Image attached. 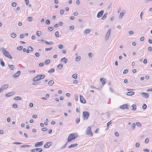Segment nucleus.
Masks as SVG:
<instances>
[{
	"instance_id": "1",
	"label": "nucleus",
	"mask_w": 152,
	"mask_h": 152,
	"mask_svg": "<svg viewBox=\"0 0 152 152\" xmlns=\"http://www.w3.org/2000/svg\"><path fill=\"white\" fill-rule=\"evenodd\" d=\"M1 49L3 54L5 56H7L10 59L12 58V56L10 55L9 52L5 48H2Z\"/></svg>"
},
{
	"instance_id": "2",
	"label": "nucleus",
	"mask_w": 152,
	"mask_h": 152,
	"mask_svg": "<svg viewBox=\"0 0 152 152\" xmlns=\"http://www.w3.org/2000/svg\"><path fill=\"white\" fill-rule=\"evenodd\" d=\"M45 77V75L43 74L41 75H38L35 76L33 79L34 81H37L42 79Z\"/></svg>"
},
{
	"instance_id": "3",
	"label": "nucleus",
	"mask_w": 152,
	"mask_h": 152,
	"mask_svg": "<svg viewBox=\"0 0 152 152\" xmlns=\"http://www.w3.org/2000/svg\"><path fill=\"white\" fill-rule=\"evenodd\" d=\"M77 137V136H75L74 133H72L70 134L68 137L67 140L68 142H70L73 140L75 139Z\"/></svg>"
},
{
	"instance_id": "4",
	"label": "nucleus",
	"mask_w": 152,
	"mask_h": 152,
	"mask_svg": "<svg viewBox=\"0 0 152 152\" xmlns=\"http://www.w3.org/2000/svg\"><path fill=\"white\" fill-rule=\"evenodd\" d=\"M90 115L89 113L87 111H84L83 113V118L86 120L88 119Z\"/></svg>"
},
{
	"instance_id": "5",
	"label": "nucleus",
	"mask_w": 152,
	"mask_h": 152,
	"mask_svg": "<svg viewBox=\"0 0 152 152\" xmlns=\"http://www.w3.org/2000/svg\"><path fill=\"white\" fill-rule=\"evenodd\" d=\"M86 134L87 135H89L91 136H92L93 135V133H92L91 126H89L88 127L86 131Z\"/></svg>"
},
{
	"instance_id": "6",
	"label": "nucleus",
	"mask_w": 152,
	"mask_h": 152,
	"mask_svg": "<svg viewBox=\"0 0 152 152\" xmlns=\"http://www.w3.org/2000/svg\"><path fill=\"white\" fill-rule=\"evenodd\" d=\"M111 31V30L110 29H109L108 31L105 36V40H107L108 39L110 35Z\"/></svg>"
},
{
	"instance_id": "7",
	"label": "nucleus",
	"mask_w": 152,
	"mask_h": 152,
	"mask_svg": "<svg viewBox=\"0 0 152 152\" xmlns=\"http://www.w3.org/2000/svg\"><path fill=\"white\" fill-rule=\"evenodd\" d=\"M42 151V148H36V149H32L31 150L32 152H41Z\"/></svg>"
},
{
	"instance_id": "8",
	"label": "nucleus",
	"mask_w": 152,
	"mask_h": 152,
	"mask_svg": "<svg viewBox=\"0 0 152 152\" xmlns=\"http://www.w3.org/2000/svg\"><path fill=\"white\" fill-rule=\"evenodd\" d=\"M52 144V142H47L44 145V147L45 148H48L49 146Z\"/></svg>"
},
{
	"instance_id": "9",
	"label": "nucleus",
	"mask_w": 152,
	"mask_h": 152,
	"mask_svg": "<svg viewBox=\"0 0 152 152\" xmlns=\"http://www.w3.org/2000/svg\"><path fill=\"white\" fill-rule=\"evenodd\" d=\"M104 11L103 10L99 11L97 14V17L98 18H100L103 15Z\"/></svg>"
},
{
	"instance_id": "10",
	"label": "nucleus",
	"mask_w": 152,
	"mask_h": 152,
	"mask_svg": "<svg viewBox=\"0 0 152 152\" xmlns=\"http://www.w3.org/2000/svg\"><path fill=\"white\" fill-rule=\"evenodd\" d=\"M80 102L83 104L86 103V101L84 98L81 95H80Z\"/></svg>"
},
{
	"instance_id": "11",
	"label": "nucleus",
	"mask_w": 152,
	"mask_h": 152,
	"mask_svg": "<svg viewBox=\"0 0 152 152\" xmlns=\"http://www.w3.org/2000/svg\"><path fill=\"white\" fill-rule=\"evenodd\" d=\"M128 105L127 104H124L121 106L119 108L121 109H129V108L128 107Z\"/></svg>"
},
{
	"instance_id": "12",
	"label": "nucleus",
	"mask_w": 152,
	"mask_h": 152,
	"mask_svg": "<svg viewBox=\"0 0 152 152\" xmlns=\"http://www.w3.org/2000/svg\"><path fill=\"white\" fill-rule=\"evenodd\" d=\"M140 94L145 98H147L149 97V94L148 93H140Z\"/></svg>"
},
{
	"instance_id": "13",
	"label": "nucleus",
	"mask_w": 152,
	"mask_h": 152,
	"mask_svg": "<svg viewBox=\"0 0 152 152\" xmlns=\"http://www.w3.org/2000/svg\"><path fill=\"white\" fill-rule=\"evenodd\" d=\"M20 71H18L15 74H14L12 76L14 78H15L19 76L20 74Z\"/></svg>"
},
{
	"instance_id": "14",
	"label": "nucleus",
	"mask_w": 152,
	"mask_h": 152,
	"mask_svg": "<svg viewBox=\"0 0 152 152\" xmlns=\"http://www.w3.org/2000/svg\"><path fill=\"white\" fill-rule=\"evenodd\" d=\"M43 141L40 142H37L36 144H35V147L40 146L41 145H42L43 143Z\"/></svg>"
},
{
	"instance_id": "15",
	"label": "nucleus",
	"mask_w": 152,
	"mask_h": 152,
	"mask_svg": "<svg viewBox=\"0 0 152 152\" xmlns=\"http://www.w3.org/2000/svg\"><path fill=\"white\" fill-rule=\"evenodd\" d=\"M68 61V59L65 57H63L62 58L61 60V61L63 62L65 64H66Z\"/></svg>"
},
{
	"instance_id": "16",
	"label": "nucleus",
	"mask_w": 152,
	"mask_h": 152,
	"mask_svg": "<svg viewBox=\"0 0 152 152\" xmlns=\"http://www.w3.org/2000/svg\"><path fill=\"white\" fill-rule=\"evenodd\" d=\"M14 94V92L13 91H11L9 93H8L6 94L5 96L6 97H9L13 95Z\"/></svg>"
},
{
	"instance_id": "17",
	"label": "nucleus",
	"mask_w": 152,
	"mask_h": 152,
	"mask_svg": "<svg viewBox=\"0 0 152 152\" xmlns=\"http://www.w3.org/2000/svg\"><path fill=\"white\" fill-rule=\"evenodd\" d=\"M9 86V85L8 84H5L3 85L1 88L3 90V91L8 88Z\"/></svg>"
},
{
	"instance_id": "18",
	"label": "nucleus",
	"mask_w": 152,
	"mask_h": 152,
	"mask_svg": "<svg viewBox=\"0 0 152 152\" xmlns=\"http://www.w3.org/2000/svg\"><path fill=\"white\" fill-rule=\"evenodd\" d=\"M100 81L101 82L102 84L103 85H104L106 83V81L103 78H100Z\"/></svg>"
},
{
	"instance_id": "19",
	"label": "nucleus",
	"mask_w": 152,
	"mask_h": 152,
	"mask_svg": "<svg viewBox=\"0 0 152 152\" xmlns=\"http://www.w3.org/2000/svg\"><path fill=\"white\" fill-rule=\"evenodd\" d=\"M135 94V92L134 91H129L126 94L127 95L132 96L134 95Z\"/></svg>"
},
{
	"instance_id": "20",
	"label": "nucleus",
	"mask_w": 152,
	"mask_h": 152,
	"mask_svg": "<svg viewBox=\"0 0 152 152\" xmlns=\"http://www.w3.org/2000/svg\"><path fill=\"white\" fill-rule=\"evenodd\" d=\"M77 143L75 144H72L71 145L69 146L68 147V148H73L76 146H77Z\"/></svg>"
},
{
	"instance_id": "21",
	"label": "nucleus",
	"mask_w": 152,
	"mask_h": 152,
	"mask_svg": "<svg viewBox=\"0 0 152 152\" xmlns=\"http://www.w3.org/2000/svg\"><path fill=\"white\" fill-rule=\"evenodd\" d=\"M107 13L106 12L104 13V15L103 16V17L101 18V19L102 20H104L107 17Z\"/></svg>"
},
{
	"instance_id": "22",
	"label": "nucleus",
	"mask_w": 152,
	"mask_h": 152,
	"mask_svg": "<svg viewBox=\"0 0 152 152\" xmlns=\"http://www.w3.org/2000/svg\"><path fill=\"white\" fill-rule=\"evenodd\" d=\"M63 67V65L62 64H60L57 66V67L59 69H61Z\"/></svg>"
},
{
	"instance_id": "23",
	"label": "nucleus",
	"mask_w": 152,
	"mask_h": 152,
	"mask_svg": "<svg viewBox=\"0 0 152 152\" xmlns=\"http://www.w3.org/2000/svg\"><path fill=\"white\" fill-rule=\"evenodd\" d=\"M132 110L134 111L136 110L137 106L136 104H133L132 105Z\"/></svg>"
},
{
	"instance_id": "24",
	"label": "nucleus",
	"mask_w": 152,
	"mask_h": 152,
	"mask_svg": "<svg viewBox=\"0 0 152 152\" xmlns=\"http://www.w3.org/2000/svg\"><path fill=\"white\" fill-rule=\"evenodd\" d=\"M8 66L11 70H13L15 68V66L13 65H10L9 64V65H8Z\"/></svg>"
},
{
	"instance_id": "25",
	"label": "nucleus",
	"mask_w": 152,
	"mask_h": 152,
	"mask_svg": "<svg viewBox=\"0 0 152 152\" xmlns=\"http://www.w3.org/2000/svg\"><path fill=\"white\" fill-rule=\"evenodd\" d=\"M125 13V12H122V13L121 12L120 13V15H119V18L120 19H121L122 17L124 16V15Z\"/></svg>"
},
{
	"instance_id": "26",
	"label": "nucleus",
	"mask_w": 152,
	"mask_h": 152,
	"mask_svg": "<svg viewBox=\"0 0 152 152\" xmlns=\"http://www.w3.org/2000/svg\"><path fill=\"white\" fill-rule=\"evenodd\" d=\"M54 42L53 41H50L49 42L45 41V43L48 45H51Z\"/></svg>"
},
{
	"instance_id": "27",
	"label": "nucleus",
	"mask_w": 152,
	"mask_h": 152,
	"mask_svg": "<svg viewBox=\"0 0 152 152\" xmlns=\"http://www.w3.org/2000/svg\"><path fill=\"white\" fill-rule=\"evenodd\" d=\"M54 83V81L53 80H50L48 82V84L50 86H52V85Z\"/></svg>"
},
{
	"instance_id": "28",
	"label": "nucleus",
	"mask_w": 152,
	"mask_h": 152,
	"mask_svg": "<svg viewBox=\"0 0 152 152\" xmlns=\"http://www.w3.org/2000/svg\"><path fill=\"white\" fill-rule=\"evenodd\" d=\"M81 59V57L80 56H78L76 57L75 60L76 61H80Z\"/></svg>"
},
{
	"instance_id": "29",
	"label": "nucleus",
	"mask_w": 152,
	"mask_h": 152,
	"mask_svg": "<svg viewBox=\"0 0 152 152\" xmlns=\"http://www.w3.org/2000/svg\"><path fill=\"white\" fill-rule=\"evenodd\" d=\"M91 31L90 29H86L85 31V33L86 34H87L89 33Z\"/></svg>"
},
{
	"instance_id": "30",
	"label": "nucleus",
	"mask_w": 152,
	"mask_h": 152,
	"mask_svg": "<svg viewBox=\"0 0 152 152\" xmlns=\"http://www.w3.org/2000/svg\"><path fill=\"white\" fill-rule=\"evenodd\" d=\"M68 142H68V141L66 142V143L63 146H62L61 147V149H63L64 148H65L66 147Z\"/></svg>"
},
{
	"instance_id": "31",
	"label": "nucleus",
	"mask_w": 152,
	"mask_h": 152,
	"mask_svg": "<svg viewBox=\"0 0 152 152\" xmlns=\"http://www.w3.org/2000/svg\"><path fill=\"white\" fill-rule=\"evenodd\" d=\"M54 71V69L53 68H52L50 70L48 71V73H50L52 72H53Z\"/></svg>"
},
{
	"instance_id": "32",
	"label": "nucleus",
	"mask_w": 152,
	"mask_h": 152,
	"mask_svg": "<svg viewBox=\"0 0 152 152\" xmlns=\"http://www.w3.org/2000/svg\"><path fill=\"white\" fill-rule=\"evenodd\" d=\"M14 99L16 100H20L22 99V98L19 96H17L15 97Z\"/></svg>"
},
{
	"instance_id": "33",
	"label": "nucleus",
	"mask_w": 152,
	"mask_h": 152,
	"mask_svg": "<svg viewBox=\"0 0 152 152\" xmlns=\"http://www.w3.org/2000/svg\"><path fill=\"white\" fill-rule=\"evenodd\" d=\"M45 64L46 65L48 64H49L50 62V61L49 59L46 60L45 61Z\"/></svg>"
},
{
	"instance_id": "34",
	"label": "nucleus",
	"mask_w": 152,
	"mask_h": 152,
	"mask_svg": "<svg viewBox=\"0 0 152 152\" xmlns=\"http://www.w3.org/2000/svg\"><path fill=\"white\" fill-rule=\"evenodd\" d=\"M38 37H40L41 34V32L40 31H37L36 33Z\"/></svg>"
},
{
	"instance_id": "35",
	"label": "nucleus",
	"mask_w": 152,
	"mask_h": 152,
	"mask_svg": "<svg viewBox=\"0 0 152 152\" xmlns=\"http://www.w3.org/2000/svg\"><path fill=\"white\" fill-rule=\"evenodd\" d=\"M0 64L2 66H5V64L3 61H2L1 60H0Z\"/></svg>"
},
{
	"instance_id": "36",
	"label": "nucleus",
	"mask_w": 152,
	"mask_h": 152,
	"mask_svg": "<svg viewBox=\"0 0 152 152\" xmlns=\"http://www.w3.org/2000/svg\"><path fill=\"white\" fill-rule=\"evenodd\" d=\"M23 47L22 46H20L19 47H18L17 48V50H22L23 49Z\"/></svg>"
},
{
	"instance_id": "37",
	"label": "nucleus",
	"mask_w": 152,
	"mask_h": 152,
	"mask_svg": "<svg viewBox=\"0 0 152 152\" xmlns=\"http://www.w3.org/2000/svg\"><path fill=\"white\" fill-rule=\"evenodd\" d=\"M28 49L31 52H32L33 50V48L31 46H29L28 47Z\"/></svg>"
},
{
	"instance_id": "38",
	"label": "nucleus",
	"mask_w": 152,
	"mask_h": 152,
	"mask_svg": "<svg viewBox=\"0 0 152 152\" xmlns=\"http://www.w3.org/2000/svg\"><path fill=\"white\" fill-rule=\"evenodd\" d=\"M72 77L75 79H76L77 77V75L76 74H75L72 75Z\"/></svg>"
},
{
	"instance_id": "39",
	"label": "nucleus",
	"mask_w": 152,
	"mask_h": 152,
	"mask_svg": "<svg viewBox=\"0 0 152 152\" xmlns=\"http://www.w3.org/2000/svg\"><path fill=\"white\" fill-rule=\"evenodd\" d=\"M16 36V34L14 33H13L11 34V37L13 38H15Z\"/></svg>"
},
{
	"instance_id": "40",
	"label": "nucleus",
	"mask_w": 152,
	"mask_h": 152,
	"mask_svg": "<svg viewBox=\"0 0 152 152\" xmlns=\"http://www.w3.org/2000/svg\"><path fill=\"white\" fill-rule=\"evenodd\" d=\"M78 95L77 94H75V99L76 101L78 100Z\"/></svg>"
},
{
	"instance_id": "41",
	"label": "nucleus",
	"mask_w": 152,
	"mask_h": 152,
	"mask_svg": "<svg viewBox=\"0 0 152 152\" xmlns=\"http://www.w3.org/2000/svg\"><path fill=\"white\" fill-rule=\"evenodd\" d=\"M135 124L134 123L131 126V128L132 129L134 130L135 129Z\"/></svg>"
},
{
	"instance_id": "42",
	"label": "nucleus",
	"mask_w": 152,
	"mask_h": 152,
	"mask_svg": "<svg viewBox=\"0 0 152 152\" xmlns=\"http://www.w3.org/2000/svg\"><path fill=\"white\" fill-rule=\"evenodd\" d=\"M147 107V105L145 104H144L142 107V108L143 109H145Z\"/></svg>"
},
{
	"instance_id": "43",
	"label": "nucleus",
	"mask_w": 152,
	"mask_h": 152,
	"mask_svg": "<svg viewBox=\"0 0 152 152\" xmlns=\"http://www.w3.org/2000/svg\"><path fill=\"white\" fill-rule=\"evenodd\" d=\"M12 107L15 108H16L18 107V105L17 104L14 103L12 104Z\"/></svg>"
},
{
	"instance_id": "44",
	"label": "nucleus",
	"mask_w": 152,
	"mask_h": 152,
	"mask_svg": "<svg viewBox=\"0 0 152 152\" xmlns=\"http://www.w3.org/2000/svg\"><path fill=\"white\" fill-rule=\"evenodd\" d=\"M111 121H110L108 122L107 123V129H108L109 126H110V125L111 124Z\"/></svg>"
},
{
	"instance_id": "45",
	"label": "nucleus",
	"mask_w": 152,
	"mask_h": 152,
	"mask_svg": "<svg viewBox=\"0 0 152 152\" xmlns=\"http://www.w3.org/2000/svg\"><path fill=\"white\" fill-rule=\"evenodd\" d=\"M30 146V145H22L21 147V148H24V147H29Z\"/></svg>"
},
{
	"instance_id": "46",
	"label": "nucleus",
	"mask_w": 152,
	"mask_h": 152,
	"mask_svg": "<svg viewBox=\"0 0 152 152\" xmlns=\"http://www.w3.org/2000/svg\"><path fill=\"white\" fill-rule=\"evenodd\" d=\"M59 32L58 31H57L56 32L55 34V35L56 37H59V35H58Z\"/></svg>"
},
{
	"instance_id": "47",
	"label": "nucleus",
	"mask_w": 152,
	"mask_h": 152,
	"mask_svg": "<svg viewBox=\"0 0 152 152\" xmlns=\"http://www.w3.org/2000/svg\"><path fill=\"white\" fill-rule=\"evenodd\" d=\"M17 3L15 2H13L12 4V5L13 7H15L16 6Z\"/></svg>"
},
{
	"instance_id": "48",
	"label": "nucleus",
	"mask_w": 152,
	"mask_h": 152,
	"mask_svg": "<svg viewBox=\"0 0 152 152\" xmlns=\"http://www.w3.org/2000/svg\"><path fill=\"white\" fill-rule=\"evenodd\" d=\"M46 23L47 25H49L50 23V21L49 20L47 19L46 21Z\"/></svg>"
},
{
	"instance_id": "49",
	"label": "nucleus",
	"mask_w": 152,
	"mask_h": 152,
	"mask_svg": "<svg viewBox=\"0 0 152 152\" xmlns=\"http://www.w3.org/2000/svg\"><path fill=\"white\" fill-rule=\"evenodd\" d=\"M28 21L30 22L32 20V18L31 17H28L27 18Z\"/></svg>"
},
{
	"instance_id": "50",
	"label": "nucleus",
	"mask_w": 152,
	"mask_h": 152,
	"mask_svg": "<svg viewBox=\"0 0 152 152\" xmlns=\"http://www.w3.org/2000/svg\"><path fill=\"white\" fill-rule=\"evenodd\" d=\"M88 56L90 58H91L93 56V53H89L88 54Z\"/></svg>"
},
{
	"instance_id": "51",
	"label": "nucleus",
	"mask_w": 152,
	"mask_h": 152,
	"mask_svg": "<svg viewBox=\"0 0 152 152\" xmlns=\"http://www.w3.org/2000/svg\"><path fill=\"white\" fill-rule=\"evenodd\" d=\"M58 48L59 49H62L63 48V46L62 45H58Z\"/></svg>"
},
{
	"instance_id": "52",
	"label": "nucleus",
	"mask_w": 152,
	"mask_h": 152,
	"mask_svg": "<svg viewBox=\"0 0 152 152\" xmlns=\"http://www.w3.org/2000/svg\"><path fill=\"white\" fill-rule=\"evenodd\" d=\"M44 65V63L43 62L39 63V66H43Z\"/></svg>"
},
{
	"instance_id": "53",
	"label": "nucleus",
	"mask_w": 152,
	"mask_h": 152,
	"mask_svg": "<svg viewBox=\"0 0 152 152\" xmlns=\"http://www.w3.org/2000/svg\"><path fill=\"white\" fill-rule=\"evenodd\" d=\"M48 29L50 31H51L53 29V27H49L48 28Z\"/></svg>"
},
{
	"instance_id": "54",
	"label": "nucleus",
	"mask_w": 152,
	"mask_h": 152,
	"mask_svg": "<svg viewBox=\"0 0 152 152\" xmlns=\"http://www.w3.org/2000/svg\"><path fill=\"white\" fill-rule=\"evenodd\" d=\"M149 141V139L148 138H146L145 141V142L146 143H148Z\"/></svg>"
},
{
	"instance_id": "55",
	"label": "nucleus",
	"mask_w": 152,
	"mask_h": 152,
	"mask_svg": "<svg viewBox=\"0 0 152 152\" xmlns=\"http://www.w3.org/2000/svg\"><path fill=\"white\" fill-rule=\"evenodd\" d=\"M128 70L127 69H126L124 71L123 73L124 74H126L128 72Z\"/></svg>"
},
{
	"instance_id": "56",
	"label": "nucleus",
	"mask_w": 152,
	"mask_h": 152,
	"mask_svg": "<svg viewBox=\"0 0 152 152\" xmlns=\"http://www.w3.org/2000/svg\"><path fill=\"white\" fill-rule=\"evenodd\" d=\"M80 118H77L76 119V122L77 124H78L79 122L80 121Z\"/></svg>"
},
{
	"instance_id": "57",
	"label": "nucleus",
	"mask_w": 152,
	"mask_h": 152,
	"mask_svg": "<svg viewBox=\"0 0 152 152\" xmlns=\"http://www.w3.org/2000/svg\"><path fill=\"white\" fill-rule=\"evenodd\" d=\"M47 129L46 128H43L42 129V131H46L47 130Z\"/></svg>"
},
{
	"instance_id": "58",
	"label": "nucleus",
	"mask_w": 152,
	"mask_h": 152,
	"mask_svg": "<svg viewBox=\"0 0 152 152\" xmlns=\"http://www.w3.org/2000/svg\"><path fill=\"white\" fill-rule=\"evenodd\" d=\"M24 37V35L23 34H21L20 35V38H23Z\"/></svg>"
},
{
	"instance_id": "59",
	"label": "nucleus",
	"mask_w": 152,
	"mask_h": 152,
	"mask_svg": "<svg viewBox=\"0 0 152 152\" xmlns=\"http://www.w3.org/2000/svg\"><path fill=\"white\" fill-rule=\"evenodd\" d=\"M69 28L71 30H73L74 28V26H71L69 27Z\"/></svg>"
},
{
	"instance_id": "60",
	"label": "nucleus",
	"mask_w": 152,
	"mask_h": 152,
	"mask_svg": "<svg viewBox=\"0 0 152 152\" xmlns=\"http://www.w3.org/2000/svg\"><path fill=\"white\" fill-rule=\"evenodd\" d=\"M136 124L137 126H141V124L139 122H137L136 123Z\"/></svg>"
},
{
	"instance_id": "61",
	"label": "nucleus",
	"mask_w": 152,
	"mask_h": 152,
	"mask_svg": "<svg viewBox=\"0 0 152 152\" xmlns=\"http://www.w3.org/2000/svg\"><path fill=\"white\" fill-rule=\"evenodd\" d=\"M13 144H17V145H18V144H21V143L20 142H13Z\"/></svg>"
},
{
	"instance_id": "62",
	"label": "nucleus",
	"mask_w": 152,
	"mask_h": 152,
	"mask_svg": "<svg viewBox=\"0 0 152 152\" xmlns=\"http://www.w3.org/2000/svg\"><path fill=\"white\" fill-rule=\"evenodd\" d=\"M147 63V59H144V61H143V63L144 64H146Z\"/></svg>"
},
{
	"instance_id": "63",
	"label": "nucleus",
	"mask_w": 152,
	"mask_h": 152,
	"mask_svg": "<svg viewBox=\"0 0 152 152\" xmlns=\"http://www.w3.org/2000/svg\"><path fill=\"white\" fill-rule=\"evenodd\" d=\"M64 10L62 9V10H60V13H61V15H62V14H63L64 13Z\"/></svg>"
},
{
	"instance_id": "64",
	"label": "nucleus",
	"mask_w": 152,
	"mask_h": 152,
	"mask_svg": "<svg viewBox=\"0 0 152 152\" xmlns=\"http://www.w3.org/2000/svg\"><path fill=\"white\" fill-rule=\"evenodd\" d=\"M143 151H144V152H149V150L148 149H143Z\"/></svg>"
}]
</instances>
